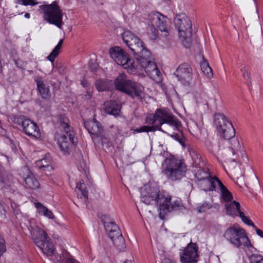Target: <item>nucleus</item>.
<instances>
[{"label":"nucleus","instance_id":"48","mask_svg":"<svg viewBox=\"0 0 263 263\" xmlns=\"http://www.w3.org/2000/svg\"><path fill=\"white\" fill-rule=\"evenodd\" d=\"M81 85L84 87H87L88 86V82L86 80H83L81 82Z\"/></svg>","mask_w":263,"mask_h":263},{"label":"nucleus","instance_id":"20","mask_svg":"<svg viewBox=\"0 0 263 263\" xmlns=\"http://www.w3.org/2000/svg\"><path fill=\"white\" fill-rule=\"evenodd\" d=\"M220 180L216 177H210L205 179L201 180L198 184L200 188L204 191H215L219 184Z\"/></svg>","mask_w":263,"mask_h":263},{"label":"nucleus","instance_id":"50","mask_svg":"<svg viewBox=\"0 0 263 263\" xmlns=\"http://www.w3.org/2000/svg\"><path fill=\"white\" fill-rule=\"evenodd\" d=\"M162 263H174V262H172V261H171L170 259H165L163 261Z\"/></svg>","mask_w":263,"mask_h":263},{"label":"nucleus","instance_id":"54","mask_svg":"<svg viewBox=\"0 0 263 263\" xmlns=\"http://www.w3.org/2000/svg\"><path fill=\"white\" fill-rule=\"evenodd\" d=\"M255 178H256V180L257 182L258 183H259V181H258V179L257 178V177H255Z\"/></svg>","mask_w":263,"mask_h":263},{"label":"nucleus","instance_id":"21","mask_svg":"<svg viewBox=\"0 0 263 263\" xmlns=\"http://www.w3.org/2000/svg\"><path fill=\"white\" fill-rule=\"evenodd\" d=\"M39 93L43 99H49L50 97L49 86H47L40 77L34 78Z\"/></svg>","mask_w":263,"mask_h":263},{"label":"nucleus","instance_id":"49","mask_svg":"<svg viewBox=\"0 0 263 263\" xmlns=\"http://www.w3.org/2000/svg\"><path fill=\"white\" fill-rule=\"evenodd\" d=\"M132 130L133 131V134L141 133L140 128H136V129H132Z\"/></svg>","mask_w":263,"mask_h":263},{"label":"nucleus","instance_id":"1","mask_svg":"<svg viewBox=\"0 0 263 263\" xmlns=\"http://www.w3.org/2000/svg\"><path fill=\"white\" fill-rule=\"evenodd\" d=\"M145 122L167 134L171 130H179L181 125L180 122L167 108L157 109L154 114L147 116Z\"/></svg>","mask_w":263,"mask_h":263},{"label":"nucleus","instance_id":"51","mask_svg":"<svg viewBox=\"0 0 263 263\" xmlns=\"http://www.w3.org/2000/svg\"><path fill=\"white\" fill-rule=\"evenodd\" d=\"M30 14L29 13H26L25 14V17L27 18H30Z\"/></svg>","mask_w":263,"mask_h":263},{"label":"nucleus","instance_id":"17","mask_svg":"<svg viewBox=\"0 0 263 263\" xmlns=\"http://www.w3.org/2000/svg\"><path fill=\"white\" fill-rule=\"evenodd\" d=\"M174 75L184 85H189L192 80V69L186 63L181 64L176 69Z\"/></svg>","mask_w":263,"mask_h":263},{"label":"nucleus","instance_id":"37","mask_svg":"<svg viewBox=\"0 0 263 263\" xmlns=\"http://www.w3.org/2000/svg\"><path fill=\"white\" fill-rule=\"evenodd\" d=\"M171 132L172 130L168 133H171ZM168 135H170V133H169ZM171 136L176 140L178 141L183 146H185L184 143V137L182 133H180V134H178L173 133L172 134H171Z\"/></svg>","mask_w":263,"mask_h":263},{"label":"nucleus","instance_id":"32","mask_svg":"<svg viewBox=\"0 0 263 263\" xmlns=\"http://www.w3.org/2000/svg\"><path fill=\"white\" fill-rule=\"evenodd\" d=\"M63 40H61L57 45L55 47V48L53 49L52 52L50 53V54L47 57V59L51 61L52 63L54 62L55 58L59 55L60 49L62 47V44L63 43Z\"/></svg>","mask_w":263,"mask_h":263},{"label":"nucleus","instance_id":"42","mask_svg":"<svg viewBox=\"0 0 263 263\" xmlns=\"http://www.w3.org/2000/svg\"><path fill=\"white\" fill-rule=\"evenodd\" d=\"M141 133L143 132H153L155 130H157L155 126L153 125V126H149L144 125L140 127Z\"/></svg>","mask_w":263,"mask_h":263},{"label":"nucleus","instance_id":"12","mask_svg":"<svg viewBox=\"0 0 263 263\" xmlns=\"http://www.w3.org/2000/svg\"><path fill=\"white\" fill-rule=\"evenodd\" d=\"M109 54L111 58L118 65H121L131 73L135 71L136 61H134L129 58L128 55L121 47L116 46L109 50Z\"/></svg>","mask_w":263,"mask_h":263},{"label":"nucleus","instance_id":"16","mask_svg":"<svg viewBox=\"0 0 263 263\" xmlns=\"http://www.w3.org/2000/svg\"><path fill=\"white\" fill-rule=\"evenodd\" d=\"M198 247L196 243L191 241L179 253L181 263H197L198 261Z\"/></svg>","mask_w":263,"mask_h":263},{"label":"nucleus","instance_id":"14","mask_svg":"<svg viewBox=\"0 0 263 263\" xmlns=\"http://www.w3.org/2000/svg\"><path fill=\"white\" fill-rule=\"evenodd\" d=\"M61 127L64 129L65 134L61 136L58 139V144L62 152L68 153L70 146L77 143L74 139V132L72 130V127L64 121H61Z\"/></svg>","mask_w":263,"mask_h":263},{"label":"nucleus","instance_id":"24","mask_svg":"<svg viewBox=\"0 0 263 263\" xmlns=\"http://www.w3.org/2000/svg\"><path fill=\"white\" fill-rule=\"evenodd\" d=\"M224 208L227 214L231 216H237L241 212L240 203L236 201L226 202Z\"/></svg>","mask_w":263,"mask_h":263},{"label":"nucleus","instance_id":"36","mask_svg":"<svg viewBox=\"0 0 263 263\" xmlns=\"http://www.w3.org/2000/svg\"><path fill=\"white\" fill-rule=\"evenodd\" d=\"M238 215L245 223L248 226H251L254 228H256V226L254 225L253 222L249 219L248 217L246 216L242 211L241 212H240V214Z\"/></svg>","mask_w":263,"mask_h":263},{"label":"nucleus","instance_id":"4","mask_svg":"<svg viewBox=\"0 0 263 263\" xmlns=\"http://www.w3.org/2000/svg\"><path fill=\"white\" fill-rule=\"evenodd\" d=\"M136 60L135 71L133 74L139 73L144 69L148 76L154 81H161L160 72L156 64L153 61V58L149 50L144 51L143 54L136 57Z\"/></svg>","mask_w":263,"mask_h":263},{"label":"nucleus","instance_id":"41","mask_svg":"<svg viewBox=\"0 0 263 263\" xmlns=\"http://www.w3.org/2000/svg\"><path fill=\"white\" fill-rule=\"evenodd\" d=\"M6 250V247L5 245V241L4 238L0 235V256Z\"/></svg>","mask_w":263,"mask_h":263},{"label":"nucleus","instance_id":"25","mask_svg":"<svg viewBox=\"0 0 263 263\" xmlns=\"http://www.w3.org/2000/svg\"><path fill=\"white\" fill-rule=\"evenodd\" d=\"M105 111L114 116L119 115L121 109V105L115 101H106L104 104Z\"/></svg>","mask_w":263,"mask_h":263},{"label":"nucleus","instance_id":"23","mask_svg":"<svg viewBox=\"0 0 263 263\" xmlns=\"http://www.w3.org/2000/svg\"><path fill=\"white\" fill-rule=\"evenodd\" d=\"M36 166L42 171H50L53 169L52 160L49 154L36 162Z\"/></svg>","mask_w":263,"mask_h":263},{"label":"nucleus","instance_id":"2","mask_svg":"<svg viewBox=\"0 0 263 263\" xmlns=\"http://www.w3.org/2000/svg\"><path fill=\"white\" fill-rule=\"evenodd\" d=\"M145 190L147 194H142L141 197V201L149 204L152 201H155L159 205L160 217L162 213H165L173 210H178L182 205L180 199L172 200L171 197L163 192L157 193L156 191L149 193V191H151L150 187H146Z\"/></svg>","mask_w":263,"mask_h":263},{"label":"nucleus","instance_id":"35","mask_svg":"<svg viewBox=\"0 0 263 263\" xmlns=\"http://www.w3.org/2000/svg\"><path fill=\"white\" fill-rule=\"evenodd\" d=\"M111 240L114 243V245L119 248V249L121 250L124 248L125 241L122 235V234Z\"/></svg>","mask_w":263,"mask_h":263},{"label":"nucleus","instance_id":"11","mask_svg":"<svg viewBox=\"0 0 263 263\" xmlns=\"http://www.w3.org/2000/svg\"><path fill=\"white\" fill-rule=\"evenodd\" d=\"M214 125L221 137L229 140L235 136V129L231 122L224 115L216 113L214 115Z\"/></svg>","mask_w":263,"mask_h":263},{"label":"nucleus","instance_id":"15","mask_svg":"<svg viewBox=\"0 0 263 263\" xmlns=\"http://www.w3.org/2000/svg\"><path fill=\"white\" fill-rule=\"evenodd\" d=\"M14 122L22 126L23 131L26 135L35 138L41 137L40 129L36 124L26 117L21 116L15 118Z\"/></svg>","mask_w":263,"mask_h":263},{"label":"nucleus","instance_id":"47","mask_svg":"<svg viewBox=\"0 0 263 263\" xmlns=\"http://www.w3.org/2000/svg\"><path fill=\"white\" fill-rule=\"evenodd\" d=\"M97 65L96 64H93L92 65L89 66L90 69L91 71H95L97 68Z\"/></svg>","mask_w":263,"mask_h":263},{"label":"nucleus","instance_id":"33","mask_svg":"<svg viewBox=\"0 0 263 263\" xmlns=\"http://www.w3.org/2000/svg\"><path fill=\"white\" fill-rule=\"evenodd\" d=\"M200 67L203 73L208 78H210L213 77L212 69L206 62H202L200 64Z\"/></svg>","mask_w":263,"mask_h":263},{"label":"nucleus","instance_id":"52","mask_svg":"<svg viewBox=\"0 0 263 263\" xmlns=\"http://www.w3.org/2000/svg\"><path fill=\"white\" fill-rule=\"evenodd\" d=\"M2 71H3L2 65L1 61L0 60V73H1L2 72Z\"/></svg>","mask_w":263,"mask_h":263},{"label":"nucleus","instance_id":"13","mask_svg":"<svg viewBox=\"0 0 263 263\" xmlns=\"http://www.w3.org/2000/svg\"><path fill=\"white\" fill-rule=\"evenodd\" d=\"M122 37L124 42L134 53L136 59V57L143 55L144 51L148 50L144 47L142 41L131 31H125Z\"/></svg>","mask_w":263,"mask_h":263},{"label":"nucleus","instance_id":"39","mask_svg":"<svg viewBox=\"0 0 263 263\" xmlns=\"http://www.w3.org/2000/svg\"><path fill=\"white\" fill-rule=\"evenodd\" d=\"M96 87L99 91H104L106 88V83L102 80H97L95 83Z\"/></svg>","mask_w":263,"mask_h":263},{"label":"nucleus","instance_id":"27","mask_svg":"<svg viewBox=\"0 0 263 263\" xmlns=\"http://www.w3.org/2000/svg\"><path fill=\"white\" fill-rule=\"evenodd\" d=\"M35 206L37 209L38 213L42 216H45L49 219H53L54 216L52 212L44 206L40 202L35 203Z\"/></svg>","mask_w":263,"mask_h":263},{"label":"nucleus","instance_id":"6","mask_svg":"<svg viewBox=\"0 0 263 263\" xmlns=\"http://www.w3.org/2000/svg\"><path fill=\"white\" fill-rule=\"evenodd\" d=\"M163 172L172 180L181 179L185 176L186 166L184 162L173 157L165 159L163 164Z\"/></svg>","mask_w":263,"mask_h":263},{"label":"nucleus","instance_id":"19","mask_svg":"<svg viewBox=\"0 0 263 263\" xmlns=\"http://www.w3.org/2000/svg\"><path fill=\"white\" fill-rule=\"evenodd\" d=\"M84 126L92 137L100 136L103 131L101 124L95 120L85 122Z\"/></svg>","mask_w":263,"mask_h":263},{"label":"nucleus","instance_id":"44","mask_svg":"<svg viewBox=\"0 0 263 263\" xmlns=\"http://www.w3.org/2000/svg\"><path fill=\"white\" fill-rule=\"evenodd\" d=\"M15 65L21 68H23L25 66V64L24 62L20 60H17L15 61Z\"/></svg>","mask_w":263,"mask_h":263},{"label":"nucleus","instance_id":"8","mask_svg":"<svg viewBox=\"0 0 263 263\" xmlns=\"http://www.w3.org/2000/svg\"><path fill=\"white\" fill-rule=\"evenodd\" d=\"M174 22L179 36L185 48H189L191 43L192 24L190 18L185 14H177Z\"/></svg>","mask_w":263,"mask_h":263},{"label":"nucleus","instance_id":"10","mask_svg":"<svg viewBox=\"0 0 263 263\" xmlns=\"http://www.w3.org/2000/svg\"><path fill=\"white\" fill-rule=\"evenodd\" d=\"M30 232L34 243L43 253L47 256L52 255L54 250V246L44 230L38 227L31 228Z\"/></svg>","mask_w":263,"mask_h":263},{"label":"nucleus","instance_id":"40","mask_svg":"<svg viewBox=\"0 0 263 263\" xmlns=\"http://www.w3.org/2000/svg\"><path fill=\"white\" fill-rule=\"evenodd\" d=\"M212 206V205L210 203L208 202H205L202 204V205L197 208L198 211L200 213L204 212L206 210L211 208Z\"/></svg>","mask_w":263,"mask_h":263},{"label":"nucleus","instance_id":"28","mask_svg":"<svg viewBox=\"0 0 263 263\" xmlns=\"http://www.w3.org/2000/svg\"><path fill=\"white\" fill-rule=\"evenodd\" d=\"M256 251V249L254 247V249L252 251L245 252L250 263H263V257L259 254L253 253Z\"/></svg>","mask_w":263,"mask_h":263},{"label":"nucleus","instance_id":"46","mask_svg":"<svg viewBox=\"0 0 263 263\" xmlns=\"http://www.w3.org/2000/svg\"><path fill=\"white\" fill-rule=\"evenodd\" d=\"M254 229L256 230L257 234L260 237H263V232L261 230L257 229L256 227V228Z\"/></svg>","mask_w":263,"mask_h":263},{"label":"nucleus","instance_id":"22","mask_svg":"<svg viewBox=\"0 0 263 263\" xmlns=\"http://www.w3.org/2000/svg\"><path fill=\"white\" fill-rule=\"evenodd\" d=\"M104 226L111 240L121 234L119 228L114 222H104Z\"/></svg>","mask_w":263,"mask_h":263},{"label":"nucleus","instance_id":"5","mask_svg":"<svg viewBox=\"0 0 263 263\" xmlns=\"http://www.w3.org/2000/svg\"><path fill=\"white\" fill-rule=\"evenodd\" d=\"M148 24L151 27L152 33L151 38L158 39L159 35L167 38L171 33V21L166 16L159 12H155L148 15Z\"/></svg>","mask_w":263,"mask_h":263},{"label":"nucleus","instance_id":"45","mask_svg":"<svg viewBox=\"0 0 263 263\" xmlns=\"http://www.w3.org/2000/svg\"><path fill=\"white\" fill-rule=\"evenodd\" d=\"M65 263H79V262L72 258H67L65 260Z\"/></svg>","mask_w":263,"mask_h":263},{"label":"nucleus","instance_id":"29","mask_svg":"<svg viewBox=\"0 0 263 263\" xmlns=\"http://www.w3.org/2000/svg\"><path fill=\"white\" fill-rule=\"evenodd\" d=\"M76 190L80 191V193H78V197L85 201L87 199L88 191L86 190V185L83 180L77 184Z\"/></svg>","mask_w":263,"mask_h":263},{"label":"nucleus","instance_id":"9","mask_svg":"<svg viewBox=\"0 0 263 263\" xmlns=\"http://www.w3.org/2000/svg\"><path fill=\"white\" fill-rule=\"evenodd\" d=\"M39 11L43 14V17L47 22L61 28L63 25V12L56 2H53L50 5H40Z\"/></svg>","mask_w":263,"mask_h":263},{"label":"nucleus","instance_id":"30","mask_svg":"<svg viewBox=\"0 0 263 263\" xmlns=\"http://www.w3.org/2000/svg\"><path fill=\"white\" fill-rule=\"evenodd\" d=\"M240 71L242 73L243 79L247 81V84L248 85H251L252 79L250 66L247 65H242L240 67Z\"/></svg>","mask_w":263,"mask_h":263},{"label":"nucleus","instance_id":"31","mask_svg":"<svg viewBox=\"0 0 263 263\" xmlns=\"http://www.w3.org/2000/svg\"><path fill=\"white\" fill-rule=\"evenodd\" d=\"M231 147L229 149L230 152L232 153L233 157L231 158L232 161H235L236 157L234 156L236 151L240 149L241 146L239 140L237 139H232L231 141Z\"/></svg>","mask_w":263,"mask_h":263},{"label":"nucleus","instance_id":"38","mask_svg":"<svg viewBox=\"0 0 263 263\" xmlns=\"http://www.w3.org/2000/svg\"><path fill=\"white\" fill-rule=\"evenodd\" d=\"M16 3L24 6H35L39 3L36 0H16Z\"/></svg>","mask_w":263,"mask_h":263},{"label":"nucleus","instance_id":"3","mask_svg":"<svg viewBox=\"0 0 263 263\" xmlns=\"http://www.w3.org/2000/svg\"><path fill=\"white\" fill-rule=\"evenodd\" d=\"M223 236L234 247L243 250L245 252L254 249V246L251 243L245 230L238 226L230 227L225 231Z\"/></svg>","mask_w":263,"mask_h":263},{"label":"nucleus","instance_id":"43","mask_svg":"<svg viewBox=\"0 0 263 263\" xmlns=\"http://www.w3.org/2000/svg\"><path fill=\"white\" fill-rule=\"evenodd\" d=\"M92 88H88L86 93L84 94L83 96V98L86 100L89 99L92 97Z\"/></svg>","mask_w":263,"mask_h":263},{"label":"nucleus","instance_id":"34","mask_svg":"<svg viewBox=\"0 0 263 263\" xmlns=\"http://www.w3.org/2000/svg\"><path fill=\"white\" fill-rule=\"evenodd\" d=\"M196 177L199 182L211 177L210 175L206 171V169L199 168L196 174Z\"/></svg>","mask_w":263,"mask_h":263},{"label":"nucleus","instance_id":"18","mask_svg":"<svg viewBox=\"0 0 263 263\" xmlns=\"http://www.w3.org/2000/svg\"><path fill=\"white\" fill-rule=\"evenodd\" d=\"M19 174L24 178L26 187L31 190L39 188L40 184L39 181L27 166L23 167Z\"/></svg>","mask_w":263,"mask_h":263},{"label":"nucleus","instance_id":"53","mask_svg":"<svg viewBox=\"0 0 263 263\" xmlns=\"http://www.w3.org/2000/svg\"><path fill=\"white\" fill-rule=\"evenodd\" d=\"M124 263H132V261L130 260H127L125 261Z\"/></svg>","mask_w":263,"mask_h":263},{"label":"nucleus","instance_id":"26","mask_svg":"<svg viewBox=\"0 0 263 263\" xmlns=\"http://www.w3.org/2000/svg\"><path fill=\"white\" fill-rule=\"evenodd\" d=\"M219 190L221 199L226 202H231L233 199L231 193L220 181L217 187Z\"/></svg>","mask_w":263,"mask_h":263},{"label":"nucleus","instance_id":"7","mask_svg":"<svg viewBox=\"0 0 263 263\" xmlns=\"http://www.w3.org/2000/svg\"><path fill=\"white\" fill-rule=\"evenodd\" d=\"M117 89L123 92L132 98H141L143 87L140 84L128 79L125 74H120L115 81Z\"/></svg>","mask_w":263,"mask_h":263}]
</instances>
